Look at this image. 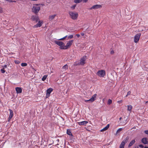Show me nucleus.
Wrapping results in <instances>:
<instances>
[{
    "label": "nucleus",
    "instance_id": "nucleus-25",
    "mask_svg": "<svg viewBox=\"0 0 148 148\" xmlns=\"http://www.w3.org/2000/svg\"><path fill=\"white\" fill-rule=\"evenodd\" d=\"M68 68V66L67 65V64L65 65L64 66H63L62 67V69H64L65 70H66Z\"/></svg>",
    "mask_w": 148,
    "mask_h": 148
},
{
    "label": "nucleus",
    "instance_id": "nucleus-39",
    "mask_svg": "<svg viewBox=\"0 0 148 148\" xmlns=\"http://www.w3.org/2000/svg\"><path fill=\"white\" fill-rule=\"evenodd\" d=\"M3 12L2 8L0 7V13H1Z\"/></svg>",
    "mask_w": 148,
    "mask_h": 148
},
{
    "label": "nucleus",
    "instance_id": "nucleus-19",
    "mask_svg": "<svg viewBox=\"0 0 148 148\" xmlns=\"http://www.w3.org/2000/svg\"><path fill=\"white\" fill-rule=\"evenodd\" d=\"M56 16V14H54L50 16L49 17V21H51L53 20L55 17Z\"/></svg>",
    "mask_w": 148,
    "mask_h": 148
},
{
    "label": "nucleus",
    "instance_id": "nucleus-37",
    "mask_svg": "<svg viewBox=\"0 0 148 148\" xmlns=\"http://www.w3.org/2000/svg\"><path fill=\"white\" fill-rule=\"evenodd\" d=\"M131 93V92L130 91H129L127 93V95H130Z\"/></svg>",
    "mask_w": 148,
    "mask_h": 148
},
{
    "label": "nucleus",
    "instance_id": "nucleus-38",
    "mask_svg": "<svg viewBox=\"0 0 148 148\" xmlns=\"http://www.w3.org/2000/svg\"><path fill=\"white\" fill-rule=\"evenodd\" d=\"M122 102H123V101L122 100L119 101H117V102L119 103H122Z\"/></svg>",
    "mask_w": 148,
    "mask_h": 148
},
{
    "label": "nucleus",
    "instance_id": "nucleus-2",
    "mask_svg": "<svg viewBox=\"0 0 148 148\" xmlns=\"http://www.w3.org/2000/svg\"><path fill=\"white\" fill-rule=\"evenodd\" d=\"M69 14L71 18L73 20H76L78 16V13L76 12L69 11Z\"/></svg>",
    "mask_w": 148,
    "mask_h": 148
},
{
    "label": "nucleus",
    "instance_id": "nucleus-36",
    "mask_svg": "<svg viewBox=\"0 0 148 148\" xmlns=\"http://www.w3.org/2000/svg\"><path fill=\"white\" fill-rule=\"evenodd\" d=\"M144 133L147 134L148 135V130H145L144 131Z\"/></svg>",
    "mask_w": 148,
    "mask_h": 148
},
{
    "label": "nucleus",
    "instance_id": "nucleus-18",
    "mask_svg": "<svg viewBox=\"0 0 148 148\" xmlns=\"http://www.w3.org/2000/svg\"><path fill=\"white\" fill-rule=\"evenodd\" d=\"M53 90V89L51 88H50L48 89L47 91V95H49L51 94V92Z\"/></svg>",
    "mask_w": 148,
    "mask_h": 148
},
{
    "label": "nucleus",
    "instance_id": "nucleus-23",
    "mask_svg": "<svg viewBox=\"0 0 148 148\" xmlns=\"http://www.w3.org/2000/svg\"><path fill=\"white\" fill-rule=\"evenodd\" d=\"M66 133L67 134L69 135H72V133L70 130L68 129L67 130Z\"/></svg>",
    "mask_w": 148,
    "mask_h": 148
},
{
    "label": "nucleus",
    "instance_id": "nucleus-22",
    "mask_svg": "<svg viewBox=\"0 0 148 148\" xmlns=\"http://www.w3.org/2000/svg\"><path fill=\"white\" fill-rule=\"evenodd\" d=\"M127 106L128 110L129 111H131V110H132V106L131 105H130Z\"/></svg>",
    "mask_w": 148,
    "mask_h": 148
},
{
    "label": "nucleus",
    "instance_id": "nucleus-46",
    "mask_svg": "<svg viewBox=\"0 0 148 148\" xmlns=\"http://www.w3.org/2000/svg\"><path fill=\"white\" fill-rule=\"evenodd\" d=\"M144 148H148V147H145Z\"/></svg>",
    "mask_w": 148,
    "mask_h": 148
},
{
    "label": "nucleus",
    "instance_id": "nucleus-24",
    "mask_svg": "<svg viewBox=\"0 0 148 148\" xmlns=\"http://www.w3.org/2000/svg\"><path fill=\"white\" fill-rule=\"evenodd\" d=\"M82 0H74V2L76 3H78L81 2Z\"/></svg>",
    "mask_w": 148,
    "mask_h": 148
},
{
    "label": "nucleus",
    "instance_id": "nucleus-28",
    "mask_svg": "<svg viewBox=\"0 0 148 148\" xmlns=\"http://www.w3.org/2000/svg\"><path fill=\"white\" fill-rule=\"evenodd\" d=\"M21 66L24 67L27 66V64L26 63H22L21 64Z\"/></svg>",
    "mask_w": 148,
    "mask_h": 148
},
{
    "label": "nucleus",
    "instance_id": "nucleus-15",
    "mask_svg": "<svg viewBox=\"0 0 148 148\" xmlns=\"http://www.w3.org/2000/svg\"><path fill=\"white\" fill-rule=\"evenodd\" d=\"M142 142L144 144H147L148 143V139L146 138H143L142 139Z\"/></svg>",
    "mask_w": 148,
    "mask_h": 148
},
{
    "label": "nucleus",
    "instance_id": "nucleus-21",
    "mask_svg": "<svg viewBox=\"0 0 148 148\" xmlns=\"http://www.w3.org/2000/svg\"><path fill=\"white\" fill-rule=\"evenodd\" d=\"M135 141L134 140L131 141V142L128 145V147H130L131 146L135 143Z\"/></svg>",
    "mask_w": 148,
    "mask_h": 148
},
{
    "label": "nucleus",
    "instance_id": "nucleus-47",
    "mask_svg": "<svg viewBox=\"0 0 148 148\" xmlns=\"http://www.w3.org/2000/svg\"><path fill=\"white\" fill-rule=\"evenodd\" d=\"M133 129H135L136 128V127H133Z\"/></svg>",
    "mask_w": 148,
    "mask_h": 148
},
{
    "label": "nucleus",
    "instance_id": "nucleus-6",
    "mask_svg": "<svg viewBox=\"0 0 148 148\" xmlns=\"http://www.w3.org/2000/svg\"><path fill=\"white\" fill-rule=\"evenodd\" d=\"M73 40H70L68 41L66 43V45H65V50L67 49L70 48L73 43Z\"/></svg>",
    "mask_w": 148,
    "mask_h": 148
},
{
    "label": "nucleus",
    "instance_id": "nucleus-1",
    "mask_svg": "<svg viewBox=\"0 0 148 148\" xmlns=\"http://www.w3.org/2000/svg\"><path fill=\"white\" fill-rule=\"evenodd\" d=\"M40 4H35L33 5L32 11V12L35 14H37L38 13L40 10Z\"/></svg>",
    "mask_w": 148,
    "mask_h": 148
},
{
    "label": "nucleus",
    "instance_id": "nucleus-27",
    "mask_svg": "<svg viewBox=\"0 0 148 148\" xmlns=\"http://www.w3.org/2000/svg\"><path fill=\"white\" fill-rule=\"evenodd\" d=\"M112 103V101L111 99H109L108 101V104L110 105Z\"/></svg>",
    "mask_w": 148,
    "mask_h": 148
},
{
    "label": "nucleus",
    "instance_id": "nucleus-11",
    "mask_svg": "<svg viewBox=\"0 0 148 148\" xmlns=\"http://www.w3.org/2000/svg\"><path fill=\"white\" fill-rule=\"evenodd\" d=\"M86 58V56H83L82 58L80 59V62L79 64L83 65L85 63V61Z\"/></svg>",
    "mask_w": 148,
    "mask_h": 148
},
{
    "label": "nucleus",
    "instance_id": "nucleus-20",
    "mask_svg": "<svg viewBox=\"0 0 148 148\" xmlns=\"http://www.w3.org/2000/svg\"><path fill=\"white\" fill-rule=\"evenodd\" d=\"M123 129H124L123 128H119V129H118L116 132V135H117L118 133H119Z\"/></svg>",
    "mask_w": 148,
    "mask_h": 148
},
{
    "label": "nucleus",
    "instance_id": "nucleus-48",
    "mask_svg": "<svg viewBox=\"0 0 148 148\" xmlns=\"http://www.w3.org/2000/svg\"><path fill=\"white\" fill-rule=\"evenodd\" d=\"M148 102V101H147L145 103H147Z\"/></svg>",
    "mask_w": 148,
    "mask_h": 148
},
{
    "label": "nucleus",
    "instance_id": "nucleus-41",
    "mask_svg": "<svg viewBox=\"0 0 148 148\" xmlns=\"http://www.w3.org/2000/svg\"><path fill=\"white\" fill-rule=\"evenodd\" d=\"M88 0H83V1L84 3H86L87 2Z\"/></svg>",
    "mask_w": 148,
    "mask_h": 148
},
{
    "label": "nucleus",
    "instance_id": "nucleus-5",
    "mask_svg": "<svg viewBox=\"0 0 148 148\" xmlns=\"http://www.w3.org/2000/svg\"><path fill=\"white\" fill-rule=\"evenodd\" d=\"M129 139V138L128 137H127L125 139L121 142L120 144L119 148H124L125 144L126 143Z\"/></svg>",
    "mask_w": 148,
    "mask_h": 148
},
{
    "label": "nucleus",
    "instance_id": "nucleus-45",
    "mask_svg": "<svg viewBox=\"0 0 148 148\" xmlns=\"http://www.w3.org/2000/svg\"><path fill=\"white\" fill-rule=\"evenodd\" d=\"M122 119V117H121L119 118V120H121V119Z\"/></svg>",
    "mask_w": 148,
    "mask_h": 148
},
{
    "label": "nucleus",
    "instance_id": "nucleus-30",
    "mask_svg": "<svg viewBox=\"0 0 148 148\" xmlns=\"http://www.w3.org/2000/svg\"><path fill=\"white\" fill-rule=\"evenodd\" d=\"M67 37V35H66V36H65L63 38H61L60 39H58V40H63V39H65Z\"/></svg>",
    "mask_w": 148,
    "mask_h": 148
},
{
    "label": "nucleus",
    "instance_id": "nucleus-43",
    "mask_svg": "<svg viewBox=\"0 0 148 148\" xmlns=\"http://www.w3.org/2000/svg\"><path fill=\"white\" fill-rule=\"evenodd\" d=\"M113 53H114V52H113V51H111V54H112Z\"/></svg>",
    "mask_w": 148,
    "mask_h": 148
},
{
    "label": "nucleus",
    "instance_id": "nucleus-40",
    "mask_svg": "<svg viewBox=\"0 0 148 148\" xmlns=\"http://www.w3.org/2000/svg\"><path fill=\"white\" fill-rule=\"evenodd\" d=\"M76 36L78 38H79L80 36V35L79 34H76Z\"/></svg>",
    "mask_w": 148,
    "mask_h": 148
},
{
    "label": "nucleus",
    "instance_id": "nucleus-7",
    "mask_svg": "<svg viewBox=\"0 0 148 148\" xmlns=\"http://www.w3.org/2000/svg\"><path fill=\"white\" fill-rule=\"evenodd\" d=\"M97 96V95L96 94H95L92 96L90 99L88 100H85L84 101L86 102L88 101H90L91 102H92L95 101V98H96Z\"/></svg>",
    "mask_w": 148,
    "mask_h": 148
},
{
    "label": "nucleus",
    "instance_id": "nucleus-3",
    "mask_svg": "<svg viewBox=\"0 0 148 148\" xmlns=\"http://www.w3.org/2000/svg\"><path fill=\"white\" fill-rule=\"evenodd\" d=\"M54 42L56 44L60 46V49L65 50V44L63 42L56 40H55Z\"/></svg>",
    "mask_w": 148,
    "mask_h": 148
},
{
    "label": "nucleus",
    "instance_id": "nucleus-42",
    "mask_svg": "<svg viewBox=\"0 0 148 148\" xmlns=\"http://www.w3.org/2000/svg\"><path fill=\"white\" fill-rule=\"evenodd\" d=\"M81 34L82 36H84V34L83 33H81Z\"/></svg>",
    "mask_w": 148,
    "mask_h": 148
},
{
    "label": "nucleus",
    "instance_id": "nucleus-29",
    "mask_svg": "<svg viewBox=\"0 0 148 148\" xmlns=\"http://www.w3.org/2000/svg\"><path fill=\"white\" fill-rule=\"evenodd\" d=\"M73 35H70L69 36H67V39H71L72 38H73Z\"/></svg>",
    "mask_w": 148,
    "mask_h": 148
},
{
    "label": "nucleus",
    "instance_id": "nucleus-35",
    "mask_svg": "<svg viewBox=\"0 0 148 148\" xmlns=\"http://www.w3.org/2000/svg\"><path fill=\"white\" fill-rule=\"evenodd\" d=\"M139 147L140 148H143L144 147V146L142 145H139Z\"/></svg>",
    "mask_w": 148,
    "mask_h": 148
},
{
    "label": "nucleus",
    "instance_id": "nucleus-49",
    "mask_svg": "<svg viewBox=\"0 0 148 148\" xmlns=\"http://www.w3.org/2000/svg\"><path fill=\"white\" fill-rule=\"evenodd\" d=\"M128 95H127H127H126V97H127Z\"/></svg>",
    "mask_w": 148,
    "mask_h": 148
},
{
    "label": "nucleus",
    "instance_id": "nucleus-10",
    "mask_svg": "<svg viewBox=\"0 0 148 148\" xmlns=\"http://www.w3.org/2000/svg\"><path fill=\"white\" fill-rule=\"evenodd\" d=\"M9 110L10 111V114L8 119V122L10 121L11 119L13 117L14 115L13 112L12 110L10 109Z\"/></svg>",
    "mask_w": 148,
    "mask_h": 148
},
{
    "label": "nucleus",
    "instance_id": "nucleus-31",
    "mask_svg": "<svg viewBox=\"0 0 148 148\" xmlns=\"http://www.w3.org/2000/svg\"><path fill=\"white\" fill-rule=\"evenodd\" d=\"M6 1H8L9 2H16V1H13L12 0H6Z\"/></svg>",
    "mask_w": 148,
    "mask_h": 148
},
{
    "label": "nucleus",
    "instance_id": "nucleus-17",
    "mask_svg": "<svg viewBox=\"0 0 148 148\" xmlns=\"http://www.w3.org/2000/svg\"><path fill=\"white\" fill-rule=\"evenodd\" d=\"M110 127V125L109 124H108L104 128L101 129V132H103L107 130L108 128H109Z\"/></svg>",
    "mask_w": 148,
    "mask_h": 148
},
{
    "label": "nucleus",
    "instance_id": "nucleus-50",
    "mask_svg": "<svg viewBox=\"0 0 148 148\" xmlns=\"http://www.w3.org/2000/svg\"><path fill=\"white\" fill-rule=\"evenodd\" d=\"M41 5H44V4H41Z\"/></svg>",
    "mask_w": 148,
    "mask_h": 148
},
{
    "label": "nucleus",
    "instance_id": "nucleus-8",
    "mask_svg": "<svg viewBox=\"0 0 148 148\" xmlns=\"http://www.w3.org/2000/svg\"><path fill=\"white\" fill-rule=\"evenodd\" d=\"M101 7L102 6L101 5L97 4L93 5L91 8L88 9L90 10H92L93 9L96 10L99 8H101Z\"/></svg>",
    "mask_w": 148,
    "mask_h": 148
},
{
    "label": "nucleus",
    "instance_id": "nucleus-9",
    "mask_svg": "<svg viewBox=\"0 0 148 148\" xmlns=\"http://www.w3.org/2000/svg\"><path fill=\"white\" fill-rule=\"evenodd\" d=\"M141 34L138 33L136 34L134 36V42L135 43L137 42L139 40L141 36Z\"/></svg>",
    "mask_w": 148,
    "mask_h": 148
},
{
    "label": "nucleus",
    "instance_id": "nucleus-4",
    "mask_svg": "<svg viewBox=\"0 0 148 148\" xmlns=\"http://www.w3.org/2000/svg\"><path fill=\"white\" fill-rule=\"evenodd\" d=\"M105 74L106 71L104 70H101L97 72L96 74L100 77H103L104 76Z\"/></svg>",
    "mask_w": 148,
    "mask_h": 148
},
{
    "label": "nucleus",
    "instance_id": "nucleus-26",
    "mask_svg": "<svg viewBox=\"0 0 148 148\" xmlns=\"http://www.w3.org/2000/svg\"><path fill=\"white\" fill-rule=\"evenodd\" d=\"M47 75H44L42 79V80L43 81H44L47 78Z\"/></svg>",
    "mask_w": 148,
    "mask_h": 148
},
{
    "label": "nucleus",
    "instance_id": "nucleus-33",
    "mask_svg": "<svg viewBox=\"0 0 148 148\" xmlns=\"http://www.w3.org/2000/svg\"><path fill=\"white\" fill-rule=\"evenodd\" d=\"M15 63L16 64H18L20 63V61L18 60L14 61Z\"/></svg>",
    "mask_w": 148,
    "mask_h": 148
},
{
    "label": "nucleus",
    "instance_id": "nucleus-44",
    "mask_svg": "<svg viewBox=\"0 0 148 148\" xmlns=\"http://www.w3.org/2000/svg\"><path fill=\"white\" fill-rule=\"evenodd\" d=\"M4 68H6V67H7V66H6V65H4Z\"/></svg>",
    "mask_w": 148,
    "mask_h": 148
},
{
    "label": "nucleus",
    "instance_id": "nucleus-13",
    "mask_svg": "<svg viewBox=\"0 0 148 148\" xmlns=\"http://www.w3.org/2000/svg\"><path fill=\"white\" fill-rule=\"evenodd\" d=\"M38 23L36 25H35L34 26V28H37L38 27H40L42 25V21H40L39 20V21H38Z\"/></svg>",
    "mask_w": 148,
    "mask_h": 148
},
{
    "label": "nucleus",
    "instance_id": "nucleus-34",
    "mask_svg": "<svg viewBox=\"0 0 148 148\" xmlns=\"http://www.w3.org/2000/svg\"><path fill=\"white\" fill-rule=\"evenodd\" d=\"M1 71L2 73H4L5 72V71L3 69H1Z\"/></svg>",
    "mask_w": 148,
    "mask_h": 148
},
{
    "label": "nucleus",
    "instance_id": "nucleus-12",
    "mask_svg": "<svg viewBox=\"0 0 148 148\" xmlns=\"http://www.w3.org/2000/svg\"><path fill=\"white\" fill-rule=\"evenodd\" d=\"M31 19L34 21L37 22L39 20V18L38 16H32L31 17Z\"/></svg>",
    "mask_w": 148,
    "mask_h": 148
},
{
    "label": "nucleus",
    "instance_id": "nucleus-14",
    "mask_svg": "<svg viewBox=\"0 0 148 148\" xmlns=\"http://www.w3.org/2000/svg\"><path fill=\"white\" fill-rule=\"evenodd\" d=\"M88 122L86 121H83L78 122V125H85L88 123Z\"/></svg>",
    "mask_w": 148,
    "mask_h": 148
},
{
    "label": "nucleus",
    "instance_id": "nucleus-16",
    "mask_svg": "<svg viewBox=\"0 0 148 148\" xmlns=\"http://www.w3.org/2000/svg\"><path fill=\"white\" fill-rule=\"evenodd\" d=\"M15 90L17 94L20 93L22 92V89L21 87H17L16 88Z\"/></svg>",
    "mask_w": 148,
    "mask_h": 148
},
{
    "label": "nucleus",
    "instance_id": "nucleus-32",
    "mask_svg": "<svg viewBox=\"0 0 148 148\" xmlns=\"http://www.w3.org/2000/svg\"><path fill=\"white\" fill-rule=\"evenodd\" d=\"M76 5H73L72 6H71V8L73 10V9H74L75 8V7H76Z\"/></svg>",
    "mask_w": 148,
    "mask_h": 148
}]
</instances>
